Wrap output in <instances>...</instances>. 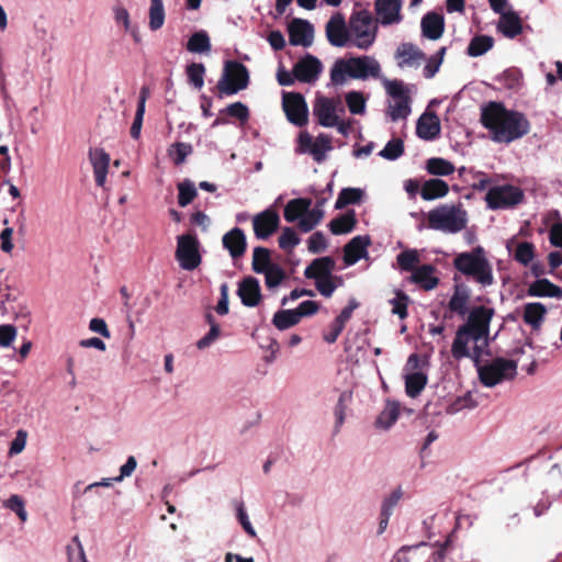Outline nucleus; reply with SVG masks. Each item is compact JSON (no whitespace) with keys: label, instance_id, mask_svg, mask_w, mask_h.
Masks as SVG:
<instances>
[{"label":"nucleus","instance_id":"nucleus-1","mask_svg":"<svg viewBox=\"0 0 562 562\" xmlns=\"http://www.w3.org/2000/svg\"><path fill=\"white\" fill-rule=\"evenodd\" d=\"M494 315V308L484 305L470 310L452 341L451 355L456 360L469 358L474 364L479 363L490 344V327Z\"/></svg>","mask_w":562,"mask_h":562},{"label":"nucleus","instance_id":"nucleus-2","mask_svg":"<svg viewBox=\"0 0 562 562\" xmlns=\"http://www.w3.org/2000/svg\"><path fill=\"white\" fill-rule=\"evenodd\" d=\"M481 122L491 132L492 139L498 143H510L529 132V122L521 113L507 111L496 102L482 110Z\"/></svg>","mask_w":562,"mask_h":562},{"label":"nucleus","instance_id":"nucleus-3","mask_svg":"<svg viewBox=\"0 0 562 562\" xmlns=\"http://www.w3.org/2000/svg\"><path fill=\"white\" fill-rule=\"evenodd\" d=\"M381 77L380 63L372 56L363 55L338 59L330 69V81L334 86H344L347 78L367 80Z\"/></svg>","mask_w":562,"mask_h":562},{"label":"nucleus","instance_id":"nucleus-4","mask_svg":"<svg viewBox=\"0 0 562 562\" xmlns=\"http://www.w3.org/2000/svg\"><path fill=\"white\" fill-rule=\"evenodd\" d=\"M454 268L468 278H472L483 288L494 284L493 267L483 247L458 254L453 259Z\"/></svg>","mask_w":562,"mask_h":562},{"label":"nucleus","instance_id":"nucleus-5","mask_svg":"<svg viewBox=\"0 0 562 562\" xmlns=\"http://www.w3.org/2000/svg\"><path fill=\"white\" fill-rule=\"evenodd\" d=\"M428 226L445 234H456L465 228L468 213L459 204H442L428 212Z\"/></svg>","mask_w":562,"mask_h":562},{"label":"nucleus","instance_id":"nucleus-6","mask_svg":"<svg viewBox=\"0 0 562 562\" xmlns=\"http://www.w3.org/2000/svg\"><path fill=\"white\" fill-rule=\"evenodd\" d=\"M310 199L297 198L290 200L284 207V220L289 223L297 222L299 228L311 232L324 217V211L319 206L311 209Z\"/></svg>","mask_w":562,"mask_h":562},{"label":"nucleus","instance_id":"nucleus-7","mask_svg":"<svg viewBox=\"0 0 562 562\" xmlns=\"http://www.w3.org/2000/svg\"><path fill=\"white\" fill-rule=\"evenodd\" d=\"M378 26L368 11H358L349 21V46L368 49L376 38Z\"/></svg>","mask_w":562,"mask_h":562},{"label":"nucleus","instance_id":"nucleus-8","mask_svg":"<svg viewBox=\"0 0 562 562\" xmlns=\"http://www.w3.org/2000/svg\"><path fill=\"white\" fill-rule=\"evenodd\" d=\"M480 381L487 387H493L517 374V362L504 358H496L490 363L475 364Z\"/></svg>","mask_w":562,"mask_h":562},{"label":"nucleus","instance_id":"nucleus-9","mask_svg":"<svg viewBox=\"0 0 562 562\" xmlns=\"http://www.w3.org/2000/svg\"><path fill=\"white\" fill-rule=\"evenodd\" d=\"M386 93L390 99L387 101L386 114L392 122L406 120L412 112L411 98L403 82L398 80L383 81Z\"/></svg>","mask_w":562,"mask_h":562},{"label":"nucleus","instance_id":"nucleus-10","mask_svg":"<svg viewBox=\"0 0 562 562\" xmlns=\"http://www.w3.org/2000/svg\"><path fill=\"white\" fill-rule=\"evenodd\" d=\"M249 75L247 68L238 61H227L224 72L217 82L221 94L232 95L248 86Z\"/></svg>","mask_w":562,"mask_h":562},{"label":"nucleus","instance_id":"nucleus-11","mask_svg":"<svg viewBox=\"0 0 562 562\" xmlns=\"http://www.w3.org/2000/svg\"><path fill=\"white\" fill-rule=\"evenodd\" d=\"M345 113V108L339 98L317 95L313 104V114L317 123L323 127H334L338 119Z\"/></svg>","mask_w":562,"mask_h":562},{"label":"nucleus","instance_id":"nucleus-12","mask_svg":"<svg viewBox=\"0 0 562 562\" xmlns=\"http://www.w3.org/2000/svg\"><path fill=\"white\" fill-rule=\"evenodd\" d=\"M176 258L183 270H194L201 263L199 241L195 236L187 234L178 236Z\"/></svg>","mask_w":562,"mask_h":562},{"label":"nucleus","instance_id":"nucleus-13","mask_svg":"<svg viewBox=\"0 0 562 562\" xmlns=\"http://www.w3.org/2000/svg\"><path fill=\"white\" fill-rule=\"evenodd\" d=\"M331 148V138L327 134H319L314 138L308 132L303 131L297 137L296 150L301 154H310L316 162H322Z\"/></svg>","mask_w":562,"mask_h":562},{"label":"nucleus","instance_id":"nucleus-14","mask_svg":"<svg viewBox=\"0 0 562 562\" xmlns=\"http://www.w3.org/2000/svg\"><path fill=\"white\" fill-rule=\"evenodd\" d=\"M524 198L522 191L514 186L493 187L486 193V203L490 209H505L518 204Z\"/></svg>","mask_w":562,"mask_h":562},{"label":"nucleus","instance_id":"nucleus-15","mask_svg":"<svg viewBox=\"0 0 562 562\" xmlns=\"http://www.w3.org/2000/svg\"><path fill=\"white\" fill-rule=\"evenodd\" d=\"M282 106L286 119L296 126H304L308 121L307 104L300 93L284 92Z\"/></svg>","mask_w":562,"mask_h":562},{"label":"nucleus","instance_id":"nucleus-16","mask_svg":"<svg viewBox=\"0 0 562 562\" xmlns=\"http://www.w3.org/2000/svg\"><path fill=\"white\" fill-rule=\"evenodd\" d=\"M326 37L336 47L349 46V26L340 13H335L326 23Z\"/></svg>","mask_w":562,"mask_h":562},{"label":"nucleus","instance_id":"nucleus-17","mask_svg":"<svg viewBox=\"0 0 562 562\" xmlns=\"http://www.w3.org/2000/svg\"><path fill=\"white\" fill-rule=\"evenodd\" d=\"M280 217L272 209L258 213L252 218L254 233L257 238L266 239L272 235L279 226Z\"/></svg>","mask_w":562,"mask_h":562},{"label":"nucleus","instance_id":"nucleus-18","mask_svg":"<svg viewBox=\"0 0 562 562\" xmlns=\"http://www.w3.org/2000/svg\"><path fill=\"white\" fill-rule=\"evenodd\" d=\"M288 31L291 45L308 47L313 44L314 29L308 21L294 19L290 22Z\"/></svg>","mask_w":562,"mask_h":562},{"label":"nucleus","instance_id":"nucleus-19","mask_svg":"<svg viewBox=\"0 0 562 562\" xmlns=\"http://www.w3.org/2000/svg\"><path fill=\"white\" fill-rule=\"evenodd\" d=\"M322 68V63L318 58L306 55L294 65L293 74L296 80L311 83L318 79Z\"/></svg>","mask_w":562,"mask_h":562},{"label":"nucleus","instance_id":"nucleus-20","mask_svg":"<svg viewBox=\"0 0 562 562\" xmlns=\"http://www.w3.org/2000/svg\"><path fill=\"white\" fill-rule=\"evenodd\" d=\"M375 13L382 25L400 23L402 0H375Z\"/></svg>","mask_w":562,"mask_h":562},{"label":"nucleus","instance_id":"nucleus-21","mask_svg":"<svg viewBox=\"0 0 562 562\" xmlns=\"http://www.w3.org/2000/svg\"><path fill=\"white\" fill-rule=\"evenodd\" d=\"M89 160L93 168L97 186L104 187L111 161L110 155L103 148L90 149Z\"/></svg>","mask_w":562,"mask_h":562},{"label":"nucleus","instance_id":"nucleus-22","mask_svg":"<svg viewBox=\"0 0 562 562\" xmlns=\"http://www.w3.org/2000/svg\"><path fill=\"white\" fill-rule=\"evenodd\" d=\"M371 240L369 236H356L344 248V261L347 266L357 263L361 258H367L368 247Z\"/></svg>","mask_w":562,"mask_h":562},{"label":"nucleus","instance_id":"nucleus-23","mask_svg":"<svg viewBox=\"0 0 562 562\" xmlns=\"http://www.w3.org/2000/svg\"><path fill=\"white\" fill-rule=\"evenodd\" d=\"M395 58L401 68H416L425 59V54L412 43H402L396 49Z\"/></svg>","mask_w":562,"mask_h":562},{"label":"nucleus","instance_id":"nucleus-24","mask_svg":"<svg viewBox=\"0 0 562 562\" xmlns=\"http://www.w3.org/2000/svg\"><path fill=\"white\" fill-rule=\"evenodd\" d=\"M416 133L424 140L435 139L440 133L439 117L435 113L425 112L417 121Z\"/></svg>","mask_w":562,"mask_h":562},{"label":"nucleus","instance_id":"nucleus-25","mask_svg":"<svg viewBox=\"0 0 562 562\" xmlns=\"http://www.w3.org/2000/svg\"><path fill=\"white\" fill-rule=\"evenodd\" d=\"M237 294L244 305L254 307L259 304L261 299L260 285L257 279L252 277L245 278L238 286Z\"/></svg>","mask_w":562,"mask_h":562},{"label":"nucleus","instance_id":"nucleus-26","mask_svg":"<svg viewBox=\"0 0 562 562\" xmlns=\"http://www.w3.org/2000/svg\"><path fill=\"white\" fill-rule=\"evenodd\" d=\"M222 241L224 248L228 250L233 258H238L245 254L247 245L246 236L240 228L235 227L227 232L223 236Z\"/></svg>","mask_w":562,"mask_h":562},{"label":"nucleus","instance_id":"nucleus-27","mask_svg":"<svg viewBox=\"0 0 562 562\" xmlns=\"http://www.w3.org/2000/svg\"><path fill=\"white\" fill-rule=\"evenodd\" d=\"M528 296L562 299V289L548 279H538L527 289Z\"/></svg>","mask_w":562,"mask_h":562},{"label":"nucleus","instance_id":"nucleus-28","mask_svg":"<svg viewBox=\"0 0 562 562\" xmlns=\"http://www.w3.org/2000/svg\"><path fill=\"white\" fill-rule=\"evenodd\" d=\"M435 271L436 269L434 266L423 265L414 270L409 277V281L412 283L419 284L426 291L434 290L439 283V279L435 276Z\"/></svg>","mask_w":562,"mask_h":562},{"label":"nucleus","instance_id":"nucleus-29","mask_svg":"<svg viewBox=\"0 0 562 562\" xmlns=\"http://www.w3.org/2000/svg\"><path fill=\"white\" fill-rule=\"evenodd\" d=\"M335 261L330 257H321L314 259L310 266L305 268L304 276L307 279L319 280L333 274Z\"/></svg>","mask_w":562,"mask_h":562},{"label":"nucleus","instance_id":"nucleus-30","mask_svg":"<svg viewBox=\"0 0 562 562\" xmlns=\"http://www.w3.org/2000/svg\"><path fill=\"white\" fill-rule=\"evenodd\" d=\"M546 315L547 308L540 302L526 303L524 306L522 319L533 330L540 329Z\"/></svg>","mask_w":562,"mask_h":562},{"label":"nucleus","instance_id":"nucleus-31","mask_svg":"<svg viewBox=\"0 0 562 562\" xmlns=\"http://www.w3.org/2000/svg\"><path fill=\"white\" fill-rule=\"evenodd\" d=\"M507 249L513 252L514 259L522 266H529L535 259V245L532 243L510 240L507 244Z\"/></svg>","mask_w":562,"mask_h":562},{"label":"nucleus","instance_id":"nucleus-32","mask_svg":"<svg viewBox=\"0 0 562 562\" xmlns=\"http://www.w3.org/2000/svg\"><path fill=\"white\" fill-rule=\"evenodd\" d=\"M497 30L506 37L513 38L517 36L522 31L519 16L513 11L503 13L499 18Z\"/></svg>","mask_w":562,"mask_h":562},{"label":"nucleus","instance_id":"nucleus-33","mask_svg":"<svg viewBox=\"0 0 562 562\" xmlns=\"http://www.w3.org/2000/svg\"><path fill=\"white\" fill-rule=\"evenodd\" d=\"M428 550L429 546L425 542L412 547H403L394 554L391 562H418L426 558V551Z\"/></svg>","mask_w":562,"mask_h":562},{"label":"nucleus","instance_id":"nucleus-34","mask_svg":"<svg viewBox=\"0 0 562 562\" xmlns=\"http://www.w3.org/2000/svg\"><path fill=\"white\" fill-rule=\"evenodd\" d=\"M424 36L429 40H438L443 32V19L437 13H427L422 20Z\"/></svg>","mask_w":562,"mask_h":562},{"label":"nucleus","instance_id":"nucleus-35","mask_svg":"<svg viewBox=\"0 0 562 562\" xmlns=\"http://www.w3.org/2000/svg\"><path fill=\"white\" fill-rule=\"evenodd\" d=\"M186 48L192 54H210L212 44L206 31L194 32L188 40Z\"/></svg>","mask_w":562,"mask_h":562},{"label":"nucleus","instance_id":"nucleus-36","mask_svg":"<svg viewBox=\"0 0 562 562\" xmlns=\"http://www.w3.org/2000/svg\"><path fill=\"white\" fill-rule=\"evenodd\" d=\"M352 402V392L351 391H344L340 393L338 401L334 408V416H335V426L334 431L339 432L341 426L344 425L346 420V413Z\"/></svg>","mask_w":562,"mask_h":562},{"label":"nucleus","instance_id":"nucleus-37","mask_svg":"<svg viewBox=\"0 0 562 562\" xmlns=\"http://www.w3.org/2000/svg\"><path fill=\"white\" fill-rule=\"evenodd\" d=\"M448 191V184L443 180L435 178L424 183L420 195L424 200L430 201L445 196Z\"/></svg>","mask_w":562,"mask_h":562},{"label":"nucleus","instance_id":"nucleus-38","mask_svg":"<svg viewBox=\"0 0 562 562\" xmlns=\"http://www.w3.org/2000/svg\"><path fill=\"white\" fill-rule=\"evenodd\" d=\"M404 380H405V392H406V394L409 397L415 398L425 389V386H426V384L428 382V376H427V374L425 372H420V373H405L404 374Z\"/></svg>","mask_w":562,"mask_h":562},{"label":"nucleus","instance_id":"nucleus-39","mask_svg":"<svg viewBox=\"0 0 562 562\" xmlns=\"http://www.w3.org/2000/svg\"><path fill=\"white\" fill-rule=\"evenodd\" d=\"M469 292L465 288L456 286L454 292L449 301L450 311L457 313L460 316L469 314L468 310Z\"/></svg>","mask_w":562,"mask_h":562},{"label":"nucleus","instance_id":"nucleus-40","mask_svg":"<svg viewBox=\"0 0 562 562\" xmlns=\"http://www.w3.org/2000/svg\"><path fill=\"white\" fill-rule=\"evenodd\" d=\"M166 12L162 0H150L148 10V27L158 31L162 27Z\"/></svg>","mask_w":562,"mask_h":562},{"label":"nucleus","instance_id":"nucleus-41","mask_svg":"<svg viewBox=\"0 0 562 562\" xmlns=\"http://www.w3.org/2000/svg\"><path fill=\"white\" fill-rule=\"evenodd\" d=\"M400 405L396 402H387L384 409L376 418L375 425L381 429H389L398 418Z\"/></svg>","mask_w":562,"mask_h":562},{"label":"nucleus","instance_id":"nucleus-42","mask_svg":"<svg viewBox=\"0 0 562 562\" xmlns=\"http://www.w3.org/2000/svg\"><path fill=\"white\" fill-rule=\"evenodd\" d=\"M493 45V37L488 35H476L470 41L467 53L471 57H479L488 52Z\"/></svg>","mask_w":562,"mask_h":562},{"label":"nucleus","instance_id":"nucleus-43","mask_svg":"<svg viewBox=\"0 0 562 562\" xmlns=\"http://www.w3.org/2000/svg\"><path fill=\"white\" fill-rule=\"evenodd\" d=\"M356 225L355 213L349 212L329 223V229L334 235L350 233Z\"/></svg>","mask_w":562,"mask_h":562},{"label":"nucleus","instance_id":"nucleus-44","mask_svg":"<svg viewBox=\"0 0 562 562\" xmlns=\"http://www.w3.org/2000/svg\"><path fill=\"white\" fill-rule=\"evenodd\" d=\"M363 194H364V192L362 189L345 188L338 194V198L335 202V209L341 210L349 204L359 203L361 201Z\"/></svg>","mask_w":562,"mask_h":562},{"label":"nucleus","instance_id":"nucleus-45","mask_svg":"<svg viewBox=\"0 0 562 562\" xmlns=\"http://www.w3.org/2000/svg\"><path fill=\"white\" fill-rule=\"evenodd\" d=\"M0 308H1V313L3 315L11 316L14 319H25V321H27L29 317H30V314H31L29 308H27V306L24 305L23 303L19 302V303L13 304L10 301V295L5 296V301L2 302Z\"/></svg>","mask_w":562,"mask_h":562},{"label":"nucleus","instance_id":"nucleus-46","mask_svg":"<svg viewBox=\"0 0 562 562\" xmlns=\"http://www.w3.org/2000/svg\"><path fill=\"white\" fill-rule=\"evenodd\" d=\"M300 323V318L295 310H281L278 311L272 318V324L279 330H285Z\"/></svg>","mask_w":562,"mask_h":562},{"label":"nucleus","instance_id":"nucleus-47","mask_svg":"<svg viewBox=\"0 0 562 562\" xmlns=\"http://www.w3.org/2000/svg\"><path fill=\"white\" fill-rule=\"evenodd\" d=\"M396 261L401 270L413 273L420 261L419 251L417 249H406L397 255Z\"/></svg>","mask_w":562,"mask_h":562},{"label":"nucleus","instance_id":"nucleus-48","mask_svg":"<svg viewBox=\"0 0 562 562\" xmlns=\"http://www.w3.org/2000/svg\"><path fill=\"white\" fill-rule=\"evenodd\" d=\"M276 263H272L270 260V252L265 247H256L252 254V269L257 273H262L268 268L273 267Z\"/></svg>","mask_w":562,"mask_h":562},{"label":"nucleus","instance_id":"nucleus-49","mask_svg":"<svg viewBox=\"0 0 562 562\" xmlns=\"http://www.w3.org/2000/svg\"><path fill=\"white\" fill-rule=\"evenodd\" d=\"M177 188L179 191L178 204L181 207H184L188 204H190L198 195V191H196L194 183L189 179H186L182 182H179Z\"/></svg>","mask_w":562,"mask_h":562},{"label":"nucleus","instance_id":"nucleus-50","mask_svg":"<svg viewBox=\"0 0 562 562\" xmlns=\"http://www.w3.org/2000/svg\"><path fill=\"white\" fill-rule=\"evenodd\" d=\"M427 171L435 176H449L454 171V166L443 158H430L427 160Z\"/></svg>","mask_w":562,"mask_h":562},{"label":"nucleus","instance_id":"nucleus-51","mask_svg":"<svg viewBox=\"0 0 562 562\" xmlns=\"http://www.w3.org/2000/svg\"><path fill=\"white\" fill-rule=\"evenodd\" d=\"M205 67L200 63H192L187 66L188 81L195 89L200 90L204 86Z\"/></svg>","mask_w":562,"mask_h":562},{"label":"nucleus","instance_id":"nucleus-52","mask_svg":"<svg viewBox=\"0 0 562 562\" xmlns=\"http://www.w3.org/2000/svg\"><path fill=\"white\" fill-rule=\"evenodd\" d=\"M191 153L192 146L187 143H175L168 148V156L176 165L183 164Z\"/></svg>","mask_w":562,"mask_h":562},{"label":"nucleus","instance_id":"nucleus-53","mask_svg":"<svg viewBox=\"0 0 562 562\" xmlns=\"http://www.w3.org/2000/svg\"><path fill=\"white\" fill-rule=\"evenodd\" d=\"M346 103L352 114H363L366 112L367 100L359 91H350L346 94Z\"/></svg>","mask_w":562,"mask_h":562},{"label":"nucleus","instance_id":"nucleus-54","mask_svg":"<svg viewBox=\"0 0 562 562\" xmlns=\"http://www.w3.org/2000/svg\"><path fill=\"white\" fill-rule=\"evenodd\" d=\"M404 153V145L402 139L393 138L384 146L379 155L386 160H395Z\"/></svg>","mask_w":562,"mask_h":562},{"label":"nucleus","instance_id":"nucleus-55","mask_svg":"<svg viewBox=\"0 0 562 562\" xmlns=\"http://www.w3.org/2000/svg\"><path fill=\"white\" fill-rule=\"evenodd\" d=\"M3 507L10 509L15 513L21 521L27 520V512L25 509V503L20 495H11L8 499L3 502Z\"/></svg>","mask_w":562,"mask_h":562},{"label":"nucleus","instance_id":"nucleus-56","mask_svg":"<svg viewBox=\"0 0 562 562\" xmlns=\"http://www.w3.org/2000/svg\"><path fill=\"white\" fill-rule=\"evenodd\" d=\"M446 47H441L435 55H432L424 67V76L428 79L432 78L438 71L443 61Z\"/></svg>","mask_w":562,"mask_h":562},{"label":"nucleus","instance_id":"nucleus-57","mask_svg":"<svg viewBox=\"0 0 562 562\" xmlns=\"http://www.w3.org/2000/svg\"><path fill=\"white\" fill-rule=\"evenodd\" d=\"M262 273L265 274V281L268 289H274L279 286L281 282L285 279V273L283 269L278 265L268 268Z\"/></svg>","mask_w":562,"mask_h":562},{"label":"nucleus","instance_id":"nucleus-58","mask_svg":"<svg viewBox=\"0 0 562 562\" xmlns=\"http://www.w3.org/2000/svg\"><path fill=\"white\" fill-rule=\"evenodd\" d=\"M300 244V238L291 227H284L280 237L279 246L283 250L292 251Z\"/></svg>","mask_w":562,"mask_h":562},{"label":"nucleus","instance_id":"nucleus-59","mask_svg":"<svg viewBox=\"0 0 562 562\" xmlns=\"http://www.w3.org/2000/svg\"><path fill=\"white\" fill-rule=\"evenodd\" d=\"M407 303L408 296L401 291L396 292L395 297L390 300L392 313L397 315L402 319L405 318L407 316Z\"/></svg>","mask_w":562,"mask_h":562},{"label":"nucleus","instance_id":"nucleus-60","mask_svg":"<svg viewBox=\"0 0 562 562\" xmlns=\"http://www.w3.org/2000/svg\"><path fill=\"white\" fill-rule=\"evenodd\" d=\"M68 562H88L83 547L78 537L72 539V542L67 546Z\"/></svg>","mask_w":562,"mask_h":562},{"label":"nucleus","instance_id":"nucleus-61","mask_svg":"<svg viewBox=\"0 0 562 562\" xmlns=\"http://www.w3.org/2000/svg\"><path fill=\"white\" fill-rule=\"evenodd\" d=\"M327 247V240L322 232H315L308 238V250L312 254L323 252Z\"/></svg>","mask_w":562,"mask_h":562},{"label":"nucleus","instance_id":"nucleus-62","mask_svg":"<svg viewBox=\"0 0 562 562\" xmlns=\"http://www.w3.org/2000/svg\"><path fill=\"white\" fill-rule=\"evenodd\" d=\"M335 279L336 278H334L331 274L329 277L316 280L315 286L317 291L325 297H330L337 288L335 284Z\"/></svg>","mask_w":562,"mask_h":562},{"label":"nucleus","instance_id":"nucleus-63","mask_svg":"<svg viewBox=\"0 0 562 562\" xmlns=\"http://www.w3.org/2000/svg\"><path fill=\"white\" fill-rule=\"evenodd\" d=\"M18 335L13 325H0V347L9 348Z\"/></svg>","mask_w":562,"mask_h":562},{"label":"nucleus","instance_id":"nucleus-64","mask_svg":"<svg viewBox=\"0 0 562 562\" xmlns=\"http://www.w3.org/2000/svg\"><path fill=\"white\" fill-rule=\"evenodd\" d=\"M224 112L229 116L236 117L241 122H245L249 117L248 108L241 102H235L229 104Z\"/></svg>","mask_w":562,"mask_h":562}]
</instances>
